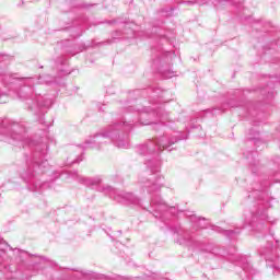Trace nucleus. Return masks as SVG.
I'll list each match as a JSON object with an SVG mask.
<instances>
[{
  "label": "nucleus",
  "instance_id": "1",
  "mask_svg": "<svg viewBox=\"0 0 280 280\" xmlns=\"http://www.w3.org/2000/svg\"><path fill=\"white\" fill-rule=\"evenodd\" d=\"M103 191H107L110 198L117 200V202H130L131 205H139V198L135 197L131 192L118 194L115 188L107 187L103 189Z\"/></svg>",
  "mask_w": 280,
  "mask_h": 280
},
{
  "label": "nucleus",
  "instance_id": "2",
  "mask_svg": "<svg viewBox=\"0 0 280 280\" xmlns=\"http://www.w3.org/2000/svg\"><path fill=\"white\" fill-rule=\"evenodd\" d=\"M101 183L102 179L100 177L84 179V185H88V187H95V185H100Z\"/></svg>",
  "mask_w": 280,
  "mask_h": 280
},
{
  "label": "nucleus",
  "instance_id": "3",
  "mask_svg": "<svg viewBox=\"0 0 280 280\" xmlns=\"http://www.w3.org/2000/svg\"><path fill=\"white\" fill-rule=\"evenodd\" d=\"M158 147L165 149V148H170V144H165L163 143V140H161L160 142H158Z\"/></svg>",
  "mask_w": 280,
  "mask_h": 280
}]
</instances>
